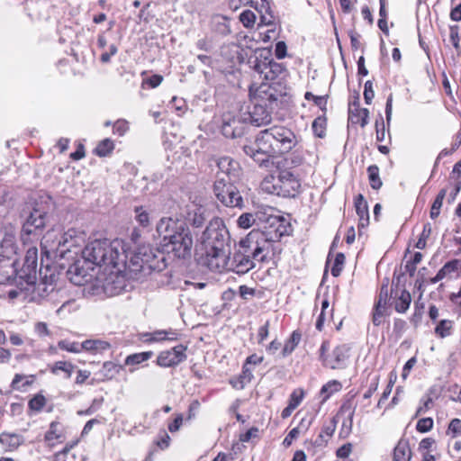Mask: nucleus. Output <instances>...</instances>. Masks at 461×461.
<instances>
[{
	"mask_svg": "<svg viewBox=\"0 0 461 461\" xmlns=\"http://www.w3.org/2000/svg\"><path fill=\"white\" fill-rule=\"evenodd\" d=\"M253 69L258 72L266 80H274L283 72V67L275 62L272 59L263 57H256L253 61L250 60Z\"/></svg>",
	"mask_w": 461,
	"mask_h": 461,
	"instance_id": "f3484780",
	"label": "nucleus"
},
{
	"mask_svg": "<svg viewBox=\"0 0 461 461\" xmlns=\"http://www.w3.org/2000/svg\"><path fill=\"white\" fill-rule=\"evenodd\" d=\"M216 165L219 169L216 175L218 176L225 177L229 182H236L240 179L241 175V167L240 163L230 157H221L216 159Z\"/></svg>",
	"mask_w": 461,
	"mask_h": 461,
	"instance_id": "a211bd4d",
	"label": "nucleus"
},
{
	"mask_svg": "<svg viewBox=\"0 0 461 461\" xmlns=\"http://www.w3.org/2000/svg\"><path fill=\"white\" fill-rule=\"evenodd\" d=\"M304 98L306 100H312L316 105H318L321 109H325L327 104V99L325 96L321 95H314L311 92H306L304 95Z\"/></svg>",
	"mask_w": 461,
	"mask_h": 461,
	"instance_id": "13d9d810",
	"label": "nucleus"
},
{
	"mask_svg": "<svg viewBox=\"0 0 461 461\" xmlns=\"http://www.w3.org/2000/svg\"><path fill=\"white\" fill-rule=\"evenodd\" d=\"M46 216L47 211L42 202L33 200L27 203L21 212L23 218L22 238L25 240V235L31 236L41 230L46 224Z\"/></svg>",
	"mask_w": 461,
	"mask_h": 461,
	"instance_id": "423d86ee",
	"label": "nucleus"
},
{
	"mask_svg": "<svg viewBox=\"0 0 461 461\" xmlns=\"http://www.w3.org/2000/svg\"><path fill=\"white\" fill-rule=\"evenodd\" d=\"M375 97V91L373 88V82L371 80H367L365 83L364 87V99L366 104H370L372 103V100Z\"/></svg>",
	"mask_w": 461,
	"mask_h": 461,
	"instance_id": "bf43d9fd",
	"label": "nucleus"
},
{
	"mask_svg": "<svg viewBox=\"0 0 461 461\" xmlns=\"http://www.w3.org/2000/svg\"><path fill=\"white\" fill-rule=\"evenodd\" d=\"M448 431L452 433L453 437H456L461 434V420L455 418L448 425Z\"/></svg>",
	"mask_w": 461,
	"mask_h": 461,
	"instance_id": "0e129e2a",
	"label": "nucleus"
},
{
	"mask_svg": "<svg viewBox=\"0 0 461 461\" xmlns=\"http://www.w3.org/2000/svg\"><path fill=\"white\" fill-rule=\"evenodd\" d=\"M259 212H263L259 211L256 214L250 212L242 213L237 220L238 226L241 229H249L252 227L257 221H258Z\"/></svg>",
	"mask_w": 461,
	"mask_h": 461,
	"instance_id": "ea45409f",
	"label": "nucleus"
},
{
	"mask_svg": "<svg viewBox=\"0 0 461 461\" xmlns=\"http://www.w3.org/2000/svg\"><path fill=\"white\" fill-rule=\"evenodd\" d=\"M103 368L104 371L107 372V373H105L104 375L107 378H112L115 375L119 374L120 370L122 369V366H118L113 362H105L103 366Z\"/></svg>",
	"mask_w": 461,
	"mask_h": 461,
	"instance_id": "4d7b16f0",
	"label": "nucleus"
},
{
	"mask_svg": "<svg viewBox=\"0 0 461 461\" xmlns=\"http://www.w3.org/2000/svg\"><path fill=\"white\" fill-rule=\"evenodd\" d=\"M194 239L188 226H186L183 231H178L176 234L171 236V240L166 244L167 249L170 250L176 258L183 259L191 257Z\"/></svg>",
	"mask_w": 461,
	"mask_h": 461,
	"instance_id": "9b49d317",
	"label": "nucleus"
},
{
	"mask_svg": "<svg viewBox=\"0 0 461 461\" xmlns=\"http://www.w3.org/2000/svg\"><path fill=\"white\" fill-rule=\"evenodd\" d=\"M431 230L432 229L430 223L428 222L424 224L422 232L415 245L417 249H423L426 247V241L428 238L430 236Z\"/></svg>",
	"mask_w": 461,
	"mask_h": 461,
	"instance_id": "3c124183",
	"label": "nucleus"
},
{
	"mask_svg": "<svg viewBox=\"0 0 461 461\" xmlns=\"http://www.w3.org/2000/svg\"><path fill=\"white\" fill-rule=\"evenodd\" d=\"M340 384L337 381H331L325 384L321 389V394L323 396V401H326L334 393L339 390Z\"/></svg>",
	"mask_w": 461,
	"mask_h": 461,
	"instance_id": "49530a36",
	"label": "nucleus"
},
{
	"mask_svg": "<svg viewBox=\"0 0 461 461\" xmlns=\"http://www.w3.org/2000/svg\"><path fill=\"white\" fill-rule=\"evenodd\" d=\"M296 143V137L291 130L274 126L261 131L253 142L243 146V151L259 167H268L270 158L288 153Z\"/></svg>",
	"mask_w": 461,
	"mask_h": 461,
	"instance_id": "f03ea898",
	"label": "nucleus"
},
{
	"mask_svg": "<svg viewBox=\"0 0 461 461\" xmlns=\"http://www.w3.org/2000/svg\"><path fill=\"white\" fill-rule=\"evenodd\" d=\"M256 267V262L249 258L248 255H244L238 249L234 252L233 257H229L228 271L235 272L239 275H244L249 270Z\"/></svg>",
	"mask_w": 461,
	"mask_h": 461,
	"instance_id": "412c9836",
	"label": "nucleus"
},
{
	"mask_svg": "<svg viewBox=\"0 0 461 461\" xmlns=\"http://www.w3.org/2000/svg\"><path fill=\"white\" fill-rule=\"evenodd\" d=\"M230 241L229 231L223 221L215 217L210 221L209 224L201 236V243L203 249H228Z\"/></svg>",
	"mask_w": 461,
	"mask_h": 461,
	"instance_id": "6e6552de",
	"label": "nucleus"
},
{
	"mask_svg": "<svg viewBox=\"0 0 461 461\" xmlns=\"http://www.w3.org/2000/svg\"><path fill=\"white\" fill-rule=\"evenodd\" d=\"M234 183L228 182L225 177L218 176L213 185V193L218 201L223 205L241 209L244 205V201Z\"/></svg>",
	"mask_w": 461,
	"mask_h": 461,
	"instance_id": "9d476101",
	"label": "nucleus"
},
{
	"mask_svg": "<svg viewBox=\"0 0 461 461\" xmlns=\"http://www.w3.org/2000/svg\"><path fill=\"white\" fill-rule=\"evenodd\" d=\"M157 252L149 245L139 247L131 258V265L134 267L133 270H161L160 263L157 259Z\"/></svg>",
	"mask_w": 461,
	"mask_h": 461,
	"instance_id": "f8f14e48",
	"label": "nucleus"
},
{
	"mask_svg": "<svg viewBox=\"0 0 461 461\" xmlns=\"http://www.w3.org/2000/svg\"><path fill=\"white\" fill-rule=\"evenodd\" d=\"M411 451L407 438H401L393 449L394 461H410Z\"/></svg>",
	"mask_w": 461,
	"mask_h": 461,
	"instance_id": "7c9ffc66",
	"label": "nucleus"
},
{
	"mask_svg": "<svg viewBox=\"0 0 461 461\" xmlns=\"http://www.w3.org/2000/svg\"><path fill=\"white\" fill-rule=\"evenodd\" d=\"M449 41L453 47L459 52L461 48L459 44V28L457 25L449 27Z\"/></svg>",
	"mask_w": 461,
	"mask_h": 461,
	"instance_id": "5fc2aeb1",
	"label": "nucleus"
},
{
	"mask_svg": "<svg viewBox=\"0 0 461 461\" xmlns=\"http://www.w3.org/2000/svg\"><path fill=\"white\" fill-rule=\"evenodd\" d=\"M206 218L204 216V210L202 208H199L194 214V217L192 219V224L194 227H201L203 222L205 221Z\"/></svg>",
	"mask_w": 461,
	"mask_h": 461,
	"instance_id": "e2e57ef3",
	"label": "nucleus"
},
{
	"mask_svg": "<svg viewBox=\"0 0 461 461\" xmlns=\"http://www.w3.org/2000/svg\"><path fill=\"white\" fill-rule=\"evenodd\" d=\"M80 237L77 235V231L74 229L61 231V249H66V252L70 251L71 248L78 246Z\"/></svg>",
	"mask_w": 461,
	"mask_h": 461,
	"instance_id": "473e14b6",
	"label": "nucleus"
},
{
	"mask_svg": "<svg viewBox=\"0 0 461 461\" xmlns=\"http://www.w3.org/2000/svg\"><path fill=\"white\" fill-rule=\"evenodd\" d=\"M248 122L243 113H226L222 115L221 132L227 138L241 137L247 128Z\"/></svg>",
	"mask_w": 461,
	"mask_h": 461,
	"instance_id": "2eb2a0df",
	"label": "nucleus"
},
{
	"mask_svg": "<svg viewBox=\"0 0 461 461\" xmlns=\"http://www.w3.org/2000/svg\"><path fill=\"white\" fill-rule=\"evenodd\" d=\"M185 222L178 220H174L170 217H164L159 220L157 224V231L159 236L163 237L164 241H169L171 236L180 232L186 227Z\"/></svg>",
	"mask_w": 461,
	"mask_h": 461,
	"instance_id": "4be33fe9",
	"label": "nucleus"
},
{
	"mask_svg": "<svg viewBox=\"0 0 461 461\" xmlns=\"http://www.w3.org/2000/svg\"><path fill=\"white\" fill-rule=\"evenodd\" d=\"M186 346L179 344L171 350L161 351L157 357V364L161 367L176 366L186 359Z\"/></svg>",
	"mask_w": 461,
	"mask_h": 461,
	"instance_id": "6ab92c4d",
	"label": "nucleus"
},
{
	"mask_svg": "<svg viewBox=\"0 0 461 461\" xmlns=\"http://www.w3.org/2000/svg\"><path fill=\"white\" fill-rule=\"evenodd\" d=\"M433 428V420L431 418H422L419 420L416 425V429L419 432L425 433Z\"/></svg>",
	"mask_w": 461,
	"mask_h": 461,
	"instance_id": "6e6d98bb",
	"label": "nucleus"
},
{
	"mask_svg": "<svg viewBox=\"0 0 461 461\" xmlns=\"http://www.w3.org/2000/svg\"><path fill=\"white\" fill-rule=\"evenodd\" d=\"M179 334L173 330H158L153 332L143 334L146 342H160L164 340L174 341L178 339Z\"/></svg>",
	"mask_w": 461,
	"mask_h": 461,
	"instance_id": "c85d7f7f",
	"label": "nucleus"
},
{
	"mask_svg": "<svg viewBox=\"0 0 461 461\" xmlns=\"http://www.w3.org/2000/svg\"><path fill=\"white\" fill-rule=\"evenodd\" d=\"M312 131L314 134L319 137L322 138L325 135V129H326V119L324 117H317L313 122H312Z\"/></svg>",
	"mask_w": 461,
	"mask_h": 461,
	"instance_id": "de8ad7c7",
	"label": "nucleus"
},
{
	"mask_svg": "<svg viewBox=\"0 0 461 461\" xmlns=\"http://www.w3.org/2000/svg\"><path fill=\"white\" fill-rule=\"evenodd\" d=\"M68 275L72 283L77 285H82L85 282L84 278L86 276V271L77 262L69 267Z\"/></svg>",
	"mask_w": 461,
	"mask_h": 461,
	"instance_id": "c9c22d12",
	"label": "nucleus"
},
{
	"mask_svg": "<svg viewBox=\"0 0 461 461\" xmlns=\"http://www.w3.org/2000/svg\"><path fill=\"white\" fill-rule=\"evenodd\" d=\"M368 179L373 189L381 188L383 182L379 176V167L376 165H371L367 167Z\"/></svg>",
	"mask_w": 461,
	"mask_h": 461,
	"instance_id": "a19ab883",
	"label": "nucleus"
},
{
	"mask_svg": "<svg viewBox=\"0 0 461 461\" xmlns=\"http://www.w3.org/2000/svg\"><path fill=\"white\" fill-rule=\"evenodd\" d=\"M328 350L329 342H322L320 348V359L323 366L331 369L343 367L349 357V348L347 345H339L333 349L330 355L326 356Z\"/></svg>",
	"mask_w": 461,
	"mask_h": 461,
	"instance_id": "4468645a",
	"label": "nucleus"
},
{
	"mask_svg": "<svg viewBox=\"0 0 461 461\" xmlns=\"http://www.w3.org/2000/svg\"><path fill=\"white\" fill-rule=\"evenodd\" d=\"M355 207L356 212L358 216V229H359V235H361V229H364L366 227L369 223V213H368V205L366 201L365 200L364 196L359 194L355 198Z\"/></svg>",
	"mask_w": 461,
	"mask_h": 461,
	"instance_id": "a878e982",
	"label": "nucleus"
},
{
	"mask_svg": "<svg viewBox=\"0 0 461 461\" xmlns=\"http://www.w3.org/2000/svg\"><path fill=\"white\" fill-rule=\"evenodd\" d=\"M345 263V256L343 253H338L335 257L333 266L331 267V275L333 276H339L342 271Z\"/></svg>",
	"mask_w": 461,
	"mask_h": 461,
	"instance_id": "8fccbe9b",
	"label": "nucleus"
},
{
	"mask_svg": "<svg viewBox=\"0 0 461 461\" xmlns=\"http://www.w3.org/2000/svg\"><path fill=\"white\" fill-rule=\"evenodd\" d=\"M304 396V392L302 389L294 390L289 398V404H294V408H297Z\"/></svg>",
	"mask_w": 461,
	"mask_h": 461,
	"instance_id": "052dcab7",
	"label": "nucleus"
},
{
	"mask_svg": "<svg viewBox=\"0 0 461 461\" xmlns=\"http://www.w3.org/2000/svg\"><path fill=\"white\" fill-rule=\"evenodd\" d=\"M369 111L366 108H360L358 101H356L348 109V121L352 124H359L364 128L368 123Z\"/></svg>",
	"mask_w": 461,
	"mask_h": 461,
	"instance_id": "b1692460",
	"label": "nucleus"
},
{
	"mask_svg": "<svg viewBox=\"0 0 461 461\" xmlns=\"http://www.w3.org/2000/svg\"><path fill=\"white\" fill-rule=\"evenodd\" d=\"M229 257L230 251L228 249H221V250L204 249V253L199 257L198 262L211 271L221 273L228 271Z\"/></svg>",
	"mask_w": 461,
	"mask_h": 461,
	"instance_id": "ddd939ff",
	"label": "nucleus"
},
{
	"mask_svg": "<svg viewBox=\"0 0 461 461\" xmlns=\"http://www.w3.org/2000/svg\"><path fill=\"white\" fill-rule=\"evenodd\" d=\"M153 353L151 351L140 352L129 355L125 358L126 366H135L139 365L142 362L149 360L152 357Z\"/></svg>",
	"mask_w": 461,
	"mask_h": 461,
	"instance_id": "37998d69",
	"label": "nucleus"
},
{
	"mask_svg": "<svg viewBox=\"0 0 461 461\" xmlns=\"http://www.w3.org/2000/svg\"><path fill=\"white\" fill-rule=\"evenodd\" d=\"M352 452V444L346 443L338 448L336 456L339 458H347Z\"/></svg>",
	"mask_w": 461,
	"mask_h": 461,
	"instance_id": "69168bd1",
	"label": "nucleus"
},
{
	"mask_svg": "<svg viewBox=\"0 0 461 461\" xmlns=\"http://www.w3.org/2000/svg\"><path fill=\"white\" fill-rule=\"evenodd\" d=\"M60 240L61 230L56 229L48 230L42 237L41 241V253L46 256L48 262L50 257H64L66 249H61Z\"/></svg>",
	"mask_w": 461,
	"mask_h": 461,
	"instance_id": "dca6fc26",
	"label": "nucleus"
},
{
	"mask_svg": "<svg viewBox=\"0 0 461 461\" xmlns=\"http://www.w3.org/2000/svg\"><path fill=\"white\" fill-rule=\"evenodd\" d=\"M259 92V100L264 104L257 101L253 104L252 107L249 106L248 111L243 113L247 122L256 126L270 122L271 113L267 107L266 102L268 101L269 104L272 105L281 96L273 87L267 86H263Z\"/></svg>",
	"mask_w": 461,
	"mask_h": 461,
	"instance_id": "39448f33",
	"label": "nucleus"
},
{
	"mask_svg": "<svg viewBox=\"0 0 461 461\" xmlns=\"http://www.w3.org/2000/svg\"><path fill=\"white\" fill-rule=\"evenodd\" d=\"M268 193L285 198H294L302 192V184L290 170L278 169L276 177H267L263 183Z\"/></svg>",
	"mask_w": 461,
	"mask_h": 461,
	"instance_id": "20e7f679",
	"label": "nucleus"
},
{
	"mask_svg": "<svg viewBox=\"0 0 461 461\" xmlns=\"http://www.w3.org/2000/svg\"><path fill=\"white\" fill-rule=\"evenodd\" d=\"M239 293L240 297L243 300H249V296H254L256 294V289L249 287L245 285H242L239 287Z\"/></svg>",
	"mask_w": 461,
	"mask_h": 461,
	"instance_id": "338daca9",
	"label": "nucleus"
},
{
	"mask_svg": "<svg viewBox=\"0 0 461 461\" xmlns=\"http://www.w3.org/2000/svg\"><path fill=\"white\" fill-rule=\"evenodd\" d=\"M453 321L451 320H441L435 328V334L441 339L451 335Z\"/></svg>",
	"mask_w": 461,
	"mask_h": 461,
	"instance_id": "79ce46f5",
	"label": "nucleus"
},
{
	"mask_svg": "<svg viewBox=\"0 0 461 461\" xmlns=\"http://www.w3.org/2000/svg\"><path fill=\"white\" fill-rule=\"evenodd\" d=\"M261 2L260 9V23L264 25H273L275 23V15L270 9L269 3L267 0H259ZM258 0H256V8L258 9Z\"/></svg>",
	"mask_w": 461,
	"mask_h": 461,
	"instance_id": "72a5a7b5",
	"label": "nucleus"
},
{
	"mask_svg": "<svg viewBox=\"0 0 461 461\" xmlns=\"http://www.w3.org/2000/svg\"><path fill=\"white\" fill-rule=\"evenodd\" d=\"M37 263L38 249L32 247L26 251L23 267L20 268L18 281L22 286L19 289L6 291L10 300L20 299L23 302H40L49 297L52 299L54 294L58 293L54 284L55 274L53 272L49 276L47 274L48 271H50L49 263L46 264L45 273H43L42 268L40 269L41 280L38 283L36 282Z\"/></svg>",
	"mask_w": 461,
	"mask_h": 461,
	"instance_id": "f257e3e1",
	"label": "nucleus"
},
{
	"mask_svg": "<svg viewBox=\"0 0 461 461\" xmlns=\"http://www.w3.org/2000/svg\"><path fill=\"white\" fill-rule=\"evenodd\" d=\"M86 262L105 268H115L125 264L127 256L119 240L109 242L107 240H95L89 242L82 251Z\"/></svg>",
	"mask_w": 461,
	"mask_h": 461,
	"instance_id": "7ed1b4c3",
	"label": "nucleus"
},
{
	"mask_svg": "<svg viewBox=\"0 0 461 461\" xmlns=\"http://www.w3.org/2000/svg\"><path fill=\"white\" fill-rule=\"evenodd\" d=\"M114 145L110 139L102 140L95 149V152L99 157H105L112 152Z\"/></svg>",
	"mask_w": 461,
	"mask_h": 461,
	"instance_id": "c03bdc74",
	"label": "nucleus"
},
{
	"mask_svg": "<svg viewBox=\"0 0 461 461\" xmlns=\"http://www.w3.org/2000/svg\"><path fill=\"white\" fill-rule=\"evenodd\" d=\"M19 274L15 267V261L11 259L0 258V284H9L14 285L11 289H19L22 285H19Z\"/></svg>",
	"mask_w": 461,
	"mask_h": 461,
	"instance_id": "aec40b11",
	"label": "nucleus"
},
{
	"mask_svg": "<svg viewBox=\"0 0 461 461\" xmlns=\"http://www.w3.org/2000/svg\"><path fill=\"white\" fill-rule=\"evenodd\" d=\"M212 28L220 36H226L230 32L228 20L221 15H216L212 18Z\"/></svg>",
	"mask_w": 461,
	"mask_h": 461,
	"instance_id": "f704fd0d",
	"label": "nucleus"
},
{
	"mask_svg": "<svg viewBox=\"0 0 461 461\" xmlns=\"http://www.w3.org/2000/svg\"><path fill=\"white\" fill-rule=\"evenodd\" d=\"M411 303V294L405 290H401L400 294L395 291L394 309L399 313H404Z\"/></svg>",
	"mask_w": 461,
	"mask_h": 461,
	"instance_id": "2f4dec72",
	"label": "nucleus"
},
{
	"mask_svg": "<svg viewBox=\"0 0 461 461\" xmlns=\"http://www.w3.org/2000/svg\"><path fill=\"white\" fill-rule=\"evenodd\" d=\"M287 155L280 158L279 156L276 158V161L274 162L277 167V169H286L289 170L293 167H296L300 166L303 160L301 154L297 152L286 153Z\"/></svg>",
	"mask_w": 461,
	"mask_h": 461,
	"instance_id": "cd10ccee",
	"label": "nucleus"
},
{
	"mask_svg": "<svg viewBox=\"0 0 461 461\" xmlns=\"http://www.w3.org/2000/svg\"><path fill=\"white\" fill-rule=\"evenodd\" d=\"M46 404V398L41 393L35 394L28 402V407L33 411H41Z\"/></svg>",
	"mask_w": 461,
	"mask_h": 461,
	"instance_id": "a18cd8bd",
	"label": "nucleus"
},
{
	"mask_svg": "<svg viewBox=\"0 0 461 461\" xmlns=\"http://www.w3.org/2000/svg\"><path fill=\"white\" fill-rule=\"evenodd\" d=\"M63 438V426L59 421H52L50 424V429L46 432L44 438L46 441L50 442Z\"/></svg>",
	"mask_w": 461,
	"mask_h": 461,
	"instance_id": "4c0bfd02",
	"label": "nucleus"
},
{
	"mask_svg": "<svg viewBox=\"0 0 461 461\" xmlns=\"http://www.w3.org/2000/svg\"><path fill=\"white\" fill-rule=\"evenodd\" d=\"M258 223L264 224V229L259 230L266 238V241H279L285 235H288L291 226L286 219L280 215L265 212L258 213Z\"/></svg>",
	"mask_w": 461,
	"mask_h": 461,
	"instance_id": "1a4fd4ad",
	"label": "nucleus"
},
{
	"mask_svg": "<svg viewBox=\"0 0 461 461\" xmlns=\"http://www.w3.org/2000/svg\"><path fill=\"white\" fill-rule=\"evenodd\" d=\"M135 219L142 227H147L149 224V215L143 209L142 206L136 207L135 210Z\"/></svg>",
	"mask_w": 461,
	"mask_h": 461,
	"instance_id": "603ef678",
	"label": "nucleus"
},
{
	"mask_svg": "<svg viewBox=\"0 0 461 461\" xmlns=\"http://www.w3.org/2000/svg\"><path fill=\"white\" fill-rule=\"evenodd\" d=\"M0 258L11 259L16 254L15 235L12 231L5 232L0 241Z\"/></svg>",
	"mask_w": 461,
	"mask_h": 461,
	"instance_id": "393cba45",
	"label": "nucleus"
},
{
	"mask_svg": "<svg viewBox=\"0 0 461 461\" xmlns=\"http://www.w3.org/2000/svg\"><path fill=\"white\" fill-rule=\"evenodd\" d=\"M460 261L458 259H453L447 262L437 273V275L429 279L430 284H436L438 281L450 276L452 274L458 271Z\"/></svg>",
	"mask_w": 461,
	"mask_h": 461,
	"instance_id": "c756f323",
	"label": "nucleus"
},
{
	"mask_svg": "<svg viewBox=\"0 0 461 461\" xmlns=\"http://www.w3.org/2000/svg\"><path fill=\"white\" fill-rule=\"evenodd\" d=\"M302 335L298 330L293 331L291 334L289 339L285 342L283 350H282V356L286 357L290 355L295 348L298 346V344L301 341Z\"/></svg>",
	"mask_w": 461,
	"mask_h": 461,
	"instance_id": "58836bf2",
	"label": "nucleus"
},
{
	"mask_svg": "<svg viewBox=\"0 0 461 461\" xmlns=\"http://www.w3.org/2000/svg\"><path fill=\"white\" fill-rule=\"evenodd\" d=\"M240 21L246 28H252L256 22V14L250 10H244L240 14Z\"/></svg>",
	"mask_w": 461,
	"mask_h": 461,
	"instance_id": "09e8293b",
	"label": "nucleus"
},
{
	"mask_svg": "<svg viewBox=\"0 0 461 461\" xmlns=\"http://www.w3.org/2000/svg\"><path fill=\"white\" fill-rule=\"evenodd\" d=\"M376 128V140L382 142L385 139V130H384V122L383 117L380 116L379 120L375 122Z\"/></svg>",
	"mask_w": 461,
	"mask_h": 461,
	"instance_id": "680f3d73",
	"label": "nucleus"
},
{
	"mask_svg": "<svg viewBox=\"0 0 461 461\" xmlns=\"http://www.w3.org/2000/svg\"><path fill=\"white\" fill-rule=\"evenodd\" d=\"M34 330H35V332L40 336V337H46V336H49L50 334V330H49V328H48V325L46 322H37L35 324V327H34Z\"/></svg>",
	"mask_w": 461,
	"mask_h": 461,
	"instance_id": "774afa93",
	"label": "nucleus"
},
{
	"mask_svg": "<svg viewBox=\"0 0 461 461\" xmlns=\"http://www.w3.org/2000/svg\"><path fill=\"white\" fill-rule=\"evenodd\" d=\"M24 443V438L17 433L3 432L0 434V444L5 451L13 452Z\"/></svg>",
	"mask_w": 461,
	"mask_h": 461,
	"instance_id": "bb28decb",
	"label": "nucleus"
},
{
	"mask_svg": "<svg viewBox=\"0 0 461 461\" xmlns=\"http://www.w3.org/2000/svg\"><path fill=\"white\" fill-rule=\"evenodd\" d=\"M58 346L60 349L72 352V353H79L80 346L79 342L69 341L68 339L60 340L58 343Z\"/></svg>",
	"mask_w": 461,
	"mask_h": 461,
	"instance_id": "864d4df0",
	"label": "nucleus"
},
{
	"mask_svg": "<svg viewBox=\"0 0 461 461\" xmlns=\"http://www.w3.org/2000/svg\"><path fill=\"white\" fill-rule=\"evenodd\" d=\"M390 300L388 283L383 284L380 288L378 298L375 302L373 312V323L379 326L383 323L387 304Z\"/></svg>",
	"mask_w": 461,
	"mask_h": 461,
	"instance_id": "5701e85b",
	"label": "nucleus"
},
{
	"mask_svg": "<svg viewBox=\"0 0 461 461\" xmlns=\"http://www.w3.org/2000/svg\"><path fill=\"white\" fill-rule=\"evenodd\" d=\"M75 369L76 366L67 361H57L50 367V371L52 374L59 375V372H62L64 373V377L67 379L71 377Z\"/></svg>",
	"mask_w": 461,
	"mask_h": 461,
	"instance_id": "e433bc0d",
	"label": "nucleus"
},
{
	"mask_svg": "<svg viewBox=\"0 0 461 461\" xmlns=\"http://www.w3.org/2000/svg\"><path fill=\"white\" fill-rule=\"evenodd\" d=\"M270 243L266 241V238L259 230H251L244 239L239 242L238 249L248 255L256 263L267 261V251Z\"/></svg>",
	"mask_w": 461,
	"mask_h": 461,
	"instance_id": "0eeeda50",
	"label": "nucleus"
}]
</instances>
